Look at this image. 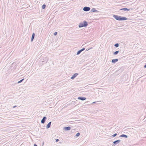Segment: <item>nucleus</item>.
<instances>
[{"instance_id": "13", "label": "nucleus", "mask_w": 146, "mask_h": 146, "mask_svg": "<svg viewBox=\"0 0 146 146\" xmlns=\"http://www.w3.org/2000/svg\"><path fill=\"white\" fill-rule=\"evenodd\" d=\"M119 137H125V138H127L128 137L127 135L124 134H122L119 136Z\"/></svg>"}, {"instance_id": "18", "label": "nucleus", "mask_w": 146, "mask_h": 146, "mask_svg": "<svg viewBox=\"0 0 146 146\" xmlns=\"http://www.w3.org/2000/svg\"><path fill=\"white\" fill-rule=\"evenodd\" d=\"M114 46L116 47H117L119 46V44L118 43H116L115 44Z\"/></svg>"}, {"instance_id": "15", "label": "nucleus", "mask_w": 146, "mask_h": 146, "mask_svg": "<svg viewBox=\"0 0 146 146\" xmlns=\"http://www.w3.org/2000/svg\"><path fill=\"white\" fill-rule=\"evenodd\" d=\"M118 61V59H113L112 60V62L113 63H115L116 62H117Z\"/></svg>"}, {"instance_id": "22", "label": "nucleus", "mask_w": 146, "mask_h": 146, "mask_svg": "<svg viewBox=\"0 0 146 146\" xmlns=\"http://www.w3.org/2000/svg\"><path fill=\"white\" fill-rule=\"evenodd\" d=\"M57 33H58L57 32H55L54 33V35H55V36H56V35L57 34Z\"/></svg>"}, {"instance_id": "21", "label": "nucleus", "mask_w": 146, "mask_h": 146, "mask_svg": "<svg viewBox=\"0 0 146 146\" xmlns=\"http://www.w3.org/2000/svg\"><path fill=\"white\" fill-rule=\"evenodd\" d=\"M80 135V133L79 132L77 133L76 134V137H78Z\"/></svg>"}, {"instance_id": "24", "label": "nucleus", "mask_w": 146, "mask_h": 146, "mask_svg": "<svg viewBox=\"0 0 146 146\" xmlns=\"http://www.w3.org/2000/svg\"><path fill=\"white\" fill-rule=\"evenodd\" d=\"M17 106H14L13 107V108H15V107H16Z\"/></svg>"}, {"instance_id": "5", "label": "nucleus", "mask_w": 146, "mask_h": 146, "mask_svg": "<svg viewBox=\"0 0 146 146\" xmlns=\"http://www.w3.org/2000/svg\"><path fill=\"white\" fill-rule=\"evenodd\" d=\"M46 117L45 116H44L42 119L41 120V123H44L46 120Z\"/></svg>"}, {"instance_id": "6", "label": "nucleus", "mask_w": 146, "mask_h": 146, "mask_svg": "<svg viewBox=\"0 0 146 146\" xmlns=\"http://www.w3.org/2000/svg\"><path fill=\"white\" fill-rule=\"evenodd\" d=\"M78 99L82 101H84L86 99V98L84 97H78Z\"/></svg>"}, {"instance_id": "7", "label": "nucleus", "mask_w": 146, "mask_h": 146, "mask_svg": "<svg viewBox=\"0 0 146 146\" xmlns=\"http://www.w3.org/2000/svg\"><path fill=\"white\" fill-rule=\"evenodd\" d=\"M78 75V73H76L74 74L71 77V79H73L74 78H75L77 75Z\"/></svg>"}, {"instance_id": "2", "label": "nucleus", "mask_w": 146, "mask_h": 146, "mask_svg": "<svg viewBox=\"0 0 146 146\" xmlns=\"http://www.w3.org/2000/svg\"><path fill=\"white\" fill-rule=\"evenodd\" d=\"M88 25L87 22L86 21H84L83 22L80 23L78 27L80 28H81L83 27H86Z\"/></svg>"}, {"instance_id": "16", "label": "nucleus", "mask_w": 146, "mask_h": 146, "mask_svg": "<svg viewBox=\"0 0 146 146\" xmlns=\"http://www.w3.org/2000/svg\"><path fill=\"white\" fill-rule=\"evenodd\" d=\"M46 7V5L45 4H44L42 5V9H44Z\"/></svg>"}, {"instance_id": "11", "label": "nucleus", "mask_w": 146, "mask_h": 146, "mask_svg": "<svg viewBox=\"0 0 146 146\" xmlns=\"http://www.w3.org/2000/svg\"><path fill=\"white\" fill-rule=\"evenodd\" d=\"M51 123V122L50 121L48 124L46 126V129H48L50 127Z\"/></svg>"}, {"instance_id": "8", "label": "nucleus", "mask_w": 146, "mask_h": 146, "mask_svg": "<svg viewBox=\"0 0 146 146\" xmlns=\"http://www.w3.org/2000/svg\"><path fill=\"white\" fill-rule=\"evenodd\" d=\"M121 142V140H117L113 142V143L115 145Z\"/></svg>"}, {"instance_id": "27", "label": "nucleus", "mask_w": 146, "mask_h": 146, "mask_svg": "<svg viewBox=\"0 0 146 146\" xmlns=\"http://www.w3.org/2000/svg\"><path fill=\"white\" fill-rule=\"evenodd\" d=\"M25 5H23V6L24 7H25Z\"/></svg>"}, {"instance_id": "28", "label": "nucleus", "mask_w": 146, "mask_h": 146, "mask_svg": "<svg viewBox=\"0 0 146 146\" xmlns=\"http://www.w3.org/2000/svg\"><path fill=\"white\" fill-rule=\"evenodd\" d=\"M25 5H23V6L24 7H25Z\"/></svg>"}, {"instance_id": "19", "label": "nucleus", "mask_w": 146, "mask_h": 146, "mask_svg": "<svg viewBox=\"0 0 146 146\" xmlns=\"http://www.w3.org/2000/svg\"><path fill=\"white\" fill-rule=\"evenodd\" d=\"M117 135V133H115L113 135H111V136L112 137H115Z\"/></svg>"}, {"instance_id": "4", "label": "nucleus", "mask_w": 146, "mask_h": 146, "mask_svg": "<svg viewBox=\"0 0 146 146\" xmlns=\"http://www.w3.org/2000/svg\"><path fill=\"white\" fill-rule=\"evenodd\" d=\"M85 49V48H82V49L78 51V52H77V55H78L81 52H82L83 50H84Z\"/></svg>"}, {"instance_id": "23", "label": "nucleus", "mask_w": 146, "mask_h": 146, "mask_svg": "<svg viewBox=\"0 0 146 146\" xmlns=\"http://www.w3.org/2000/svg\"><path fill=\"white\" fill-rule=\"evenodd\" d=\"M59 141V139H56V142H57Z\"/></svg>"}, {"instance_id": "29", "label": "nucleus", "mask_w": 146, "mask_h": 146, "mask_svg": "<svg viewBox=\"0 0 146 146\" xmlns=\"http://www.w3.org/2000/svg\"><path fill=\"white\" fill-rule=\"evenodd\" d=\"M95 103V102H94L93 103Z\"/></svg>"}, {"instance_id": "20", "label": "nucleus", "mask_w": 146, "mask_h": 146, "mask_svg": "<svg viewBox=\"0 0 146 146\" xmlns=\"http://www.w3.org/2000/svg\"><path fill=\"white\" fill-rule=\"evenodd\" d=\"M24 80V79H21V80H20L17 83L19 84V83H21V82H22L23 80Z\"/></svg>"}, {"instance_id": "26", "label": "nucleus", "mask_w": 146, "mask_h": 146, "mask_svg": "<svg viewBox=\"0 0 146 146\" xmlns=\"http://www.w3.org/2000/svg\"><path fill=\"white\" fill-rule=\"evenodd\" d=\"M34 146H38L36 144H34Z\"/></svg>"}, {"instance_id": "3", "label": "nucleus", "mask_w": 146, "mask_h": 146, "mask_svg": "<svg viewBox=\"0 0 146 146\" xmlns=\"http://www.w3.org/2000/svg\"><path fill=\"white\" fill-rule=\"evenodd\" d=\"M90 9V8L89 7H85L83 8V10L85 11H88Z\"/></svg>"}, {"instance_id": "17", "label": "nucleus", "mask_w": 146, "mask_h": 146, "mask_svg": "<svg viewBox=\"0 0 146 146\" xmlns=\"http://www.w3.org/2000/svg\"><path fill=\"white\" fill-rule=\"evenodd\" d=\"M119 52V51H116L113 53V54L115 55H116Z\"/></svg>"}, {"instance_id": "10", "label": "nucleus", "mask_w": 146, "mask_h": 146, "mask_svg": "<svg viewBox=\"0 0 146 146\" xmlns=\"http://www.w3.org/2000/svg\"><path fill=\"white\" fill-rule=\"evenodd\" d=\"M91 12H99V11L98 10H96L95 8H93L90 11Z\"/></svg>"}, {"instance_id": "14", "label": "nucleus", "mask_w": 146, "mask_h": 146, "mask_svg": "<svg viewBox=\"0 0 146 146\" xmlns=\"http://www.w3.org/2000/svg\"><path fill=\"white\" fill-rule=\"evenodd\" d=\"M35 36V33H33L32 34V36L31 37V42H32L33 41V40Z\"/></svg>"}, {"instance_id": "12", "label": "nucleus", "mask_w": 146, "mask_h": 146, "mask_svg": "<svg viewBox=\"0 0 146 146\" xmlns=\"http://www.w3.org/2000/svg\"><path fill=\"white\" fill-rule=\"evenodd\" d=\"M120 10L124 11H129L130 10V9H128L127 8H124L121 9Z\"/></svg>"}, {"instance_id": "1", "label": "nucleus", "mask_w": 146, "mask_h": 146, "mask_svg": "<svg viewBox=\"0 0 146 146\" xmlns=\"http://www.w3.org/2000/svg\"><path fill=\"white\" fill-rule=\"evenodd\" d=\"M113 17L116 20L118 21H125L127 19V18L125 17H122L117 15H113Z\"/></svg>"}, {"instance_id": "25", "label": "nucleus", "mask_w": 146, "mask_h": 146, "mask_svg": "<svg viewBox=\"0 0 146 146\" xmlns=\"http://www.w3.org/2000/svg\"><path fill=\"white\" fill-rule=\"evenodd\" d=\"M144 67L145 68H146V64L144 65Z\"/></svg>"}, {"instance_id": "9", "label": "nucleus", "mask_w": 146, "mask_h": 146, "mask_svg": "<svg viewBox=\"0 0 146 146\" xmlns=\"http://www.w3.org/2000/svg\"><path fill=\"white\" fill-rule=\"evenodd\" d=\"M71 127H64L63 129L64 130L68 131L70 129Z\"/></svg>"}]
</instances>
